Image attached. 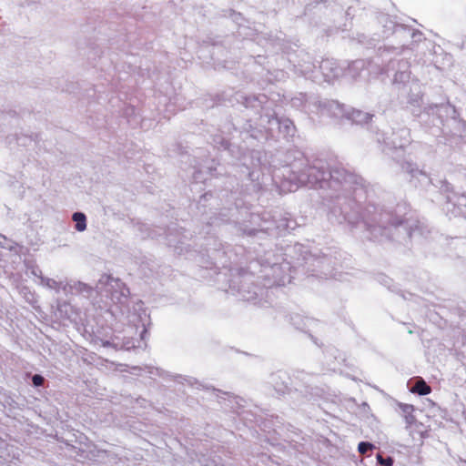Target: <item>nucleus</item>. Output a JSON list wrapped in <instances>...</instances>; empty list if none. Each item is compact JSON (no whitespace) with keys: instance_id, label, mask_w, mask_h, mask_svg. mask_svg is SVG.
<instances>
[{"instance_id":"nucleus-2","label":"nucleus","mask_w":466,"mask_h":466,"mask_svg":"<svg viewBox=\"0 0 466 466\" xmlns=\"http://www.w3.org/2000/svg\"><path fill=\"white\" fill-rule=\"evenodd\" d=\"M73 220L76 222V229L83 231L86 228V216L83 213L76 212L73 215Z\"/></svg>"},{"instance_id":"nucleus-4","label":"nucleus","mask_w":466,"mask_h":466,"mask_svg":"<svg viewBox=\"0 0 466 466\" xmlns=\"http://www.w3.org/2000/svg\"><path fill=\"white\" fill-rule=\"evenodd\" d=\"M372 449H374V445L370 442L361 441L358 445V451L362 455L365 454L368 451L372 450Z\"/></svg>"},{"instance_id":"nucleus-5","label":"nucleus","mask_w":466,"mask_h":466,"mask_svg":"<svg viewBox=\"0 0 466 466\" xmlns=\"http://www.w3.org/2000/svg\"><path fill=\"white\" fill-rule=\"evenodd\" d=\"M378 462L382 466H392L393 460L390 457L383 458L382 455L377 454Z\"/></svg>"},{"instance_id":"nucleus-3","label":"nucleus","mask_w":466,"mask_h":466,"mask_svg":"<svg viewBox=\"0 0 466 466\" xmlns=\"http://www.w3.org/2000/svg\"><path fill=\"white\" fill-rule=\"evenodd\" d=\"M413 406L412 405H405L404 409H403V411L406 412V413H409L405 416V419H406V422L408 424H412L415 420V417L411 414V412L413 411Z\"/></svg>"},{"instance_id":"nucleus-1","label":"nucleus","mask_w":466,"mask_h":466,"mask_svg":"<svg viewBox=\"0 0 466 466\" xmlns=\"http://www.w3.org/2000/svg\"><path fill=\"white\" fill-rule=\"evenodd\" d=\"M411 392L418 393L419 395H428L431 392V388L425 382L424 380L420 379L411 389Z\"/></svg>"},{"instance_id":"nucleus-6","label":"nucleus","mask_w":466,"mask_h":466,"mask_svg":"<svg viewBox=\"0 0 466 466\" xmlns=\"http://www.w3.org/2000/svg\"><path fill=\"white\" fill-rule=\"evenodd\" d=\"M32 381L35 386H42L44 384L45 379L43 376L35 374L33 376Z\"/></svg>"}]
</instances>
